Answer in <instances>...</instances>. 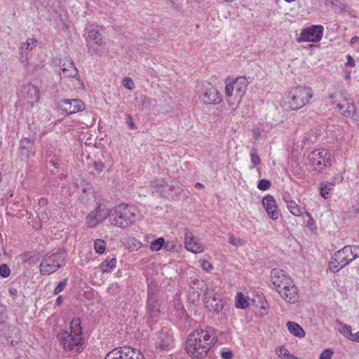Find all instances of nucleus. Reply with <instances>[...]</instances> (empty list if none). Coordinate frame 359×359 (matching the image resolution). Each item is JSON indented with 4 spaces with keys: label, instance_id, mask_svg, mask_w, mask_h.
I'll list each match as a JSON object with an SVG mask.
<instances>
[{
    "label": "nucleus",
    "instance_id": "f257e3e1",
    "mask_svg": "<svg viewBox=\"0 0 359 359\" xmlns=\"http://www.w3.org/2000/svg\"><path fill=\"white\" fill-rule=\"evenodd\" d=\"M210 331V328H199L189 335L186 348L191 357L200 358L207 355L213 340Z\"/></svg>",
    "mask_w": 359,
    "mask_h": 359
},
{
    "label": "nucleus",
    "instance_id": "f03ea898",
    "mask_svg": "<svg viewBox=\"0 0 359 359\" xmlns=\"http://www.w3.org/2000/svg\"><path fill=\"white\" fill-rule=\"evenodd\" d=\"M69 329V332L63 330L57 334L60 344L65 351L81 353L83 350L84 339L80 318H73Z\"/></svg>",
    "mask_w": 359,
    "mask_h": 359
},
{
    "label": "nucleus",
    "instance_id": "7ed1b4c3",
    "mask_svg": "<svg viewBox=\"0 0 359 359\" xmlns=\"http://www.w3.org/2000/svg\"><path fill=\"white\" fill-rule=\"evenodd\" d=\"M110 219L113 225L119 228H127L133 225L137 219L136 209L121 203L111 210Z\"/></svg>",
    "mask_w": 359,
    "mask_h": 359
},
{
    "label": "nucleus",
    "instance_id": "20e7f679",
    "mask_svg": "<svg viewBox=\"0 0 359 359\" xmlns=\"http://www.w3.org/2000/svg\"><path fill=\"white\" fill-rule=\"evenodd\" d=\"M358 257L359 246L346 245L334 254L329 263V269L333 273L338 272Z\"/></svg>",
    "mask_w": 359,
    "mask_h": 359
},
{
    "label": "nucleus",
    "instance_id": "39448f33",
    "mask_svg": "<svg viewBox=\"0 0 359 359\" xmlns=\"http://www.w3.org/2000/svg\"><path fill=\"white\" fill-rule=\"evenodd\" d=\"M313 97V90L309 87L297 86L292 88L287 97V104L290 110H298L306 105Z\"/></svg>",
    "mask_w": 359,
    "mask_h": 359
},
{
    "label": "nucleus",
    "instance_id": "423d86ee",
    "mask_svg": "<svg viewBox=\"0 0 359 359\" xmlns=\"http://www.w3.org/2000/svg\"><path fill=\"white\" fill-rule=\"evenodd\" d=\"M67 253L63 251L46 255L39 266L40 273L42 276H48L55 273L65 265Z\"/></svg>",
    "mask_w": 359,
    "mask_h": 359
},
{
    "label": "nucleus",
    "instance_id": "0eeeda50",
    "mask_svg": "<svg viewBox=\"0 0 359 359\" xmlns=\"http://www.w3.org/2000/svg\"><path fill=\"white\" fill-rule=\"evenodd\" d=\"M249 82L245 77L241 76L235 79L232 82L226 83L225 87V95L227 97L234 96L237 102L236 107L232 110L235 111L241 104L243 97L246 93Z\"/></svg>",
    "mask_w": 359,
    "mask_h": 359
},
{
    "label": "nucleus",
    "instance_id": "6e6552de",
    "mask_svg": "<svg viewBox=\"0 0 359 359\" xmlns=\"http://www.w3.org/2000/svg\"><path fill=\"white\" fill-rule=\"evenodd\" d=\"M196 93L200 101L206 105L218 104L222 101L219 91L210 82L197 86Z\"/></svg>",
    "mask_w": 359,
    "mask_h": 359
},
{
    "label": "nucleus",
    "instance_id": "1a4fd4ad",
    "mask_svg": "<svg viewBox=\"0 0 359 359\" xmlns=\"http://www.w3.org/2000/svg\"><path fill=\"white\" fill-rule=\"evenodd\" d=\"M309 164L316 171L320 172L332 164L330 153L325 149L313 150L308 157Z\"/></svg>",
    "mask_w": 359,
    "mask_h": 359
},
{
    "label": "nucleus",
    "instance_id": "9d476101",
    "mask_svg": "<svg viewBox=\"0 0 359 359\" xmlns=\"http://www.w3.org/2000/svg\"><path fill=\"white\" fill-rule=\"evenodd\" d=\"M152 187L154 189L153 192L158 193L163 198H174V197L180 196L182 194L187 196V194L184 193L185 191L178 184L169 185L163 179L153 182Z\"/></svg>",
    "mask_w": 359,
    "mask_h": 359
},
{
    "label": "nucleus",
    "instance_id": "9b49d317",
    "mask_svg": "<svg viewBox=\"0 0 359 359\" xmlns=\"http://www.w3.org/2000/svg\"><path fill=\"white\" fill-rule=\"evenodd\" d=\"M110 215L111 209L105 205L97 204L86 217V224L88 227L94 228L105 220L107 217H110Z\"/></svg>",
    "mask_w": 359,
    "mask_h": 359
},
{
    "label": "nucleus",
    "instance_id": "f8f14e48",
    "mask_svg": "<svg viewBox=\"0 0 359 359\" xmlns=\"http://www.w3.org/2000/svg\"><path fill=\"white\" fill-rule=\"evenodd\" d=\"M104 359H144L138 350L130 347L116 348L109 352Z\"/></svg>",
    "mask_w": 359,
    "mask_h": 359
},
{
    "label": "nucleus",
    "instance_id": "ddd939ff",
    "mask_svg": "<svg viewBox=\"0 0 359 359\" xmlns=\"http://www.w3.org/2000/svg\"><path fill=\"white\" fill-rule=\"evenodd\" d=\"M324 27L322 25H311L304 29L298 38V42L316 43L322 39Z\"/></svg>",
    "mask_w": 359,
    "mask_h": 359
},
{
    "label": "nucleus",
    "instance_id": "4468645a",
    "mask_svg": "<svg viewBox=\"0 0 359 359\" xmlns=\"http://www.w3.org/2000/svg\"><path fill=\"white\" fill-rule=\"evenodd\" d=\"M271 280L276 290L279 293L280 290H284L293 280L280 269H273L271 271Z\"/></svg>",
    "mask_w": 359,
    "mask_h": 359
},
{
    "label": "nucleus",
    "instance_id": "2eb2a0df",
    "mask_svg": "<svg viewBox=\"0 0 359 359\" xmlns=\"http://www.w3.org/2000/svg\"><path fill=\"white\" fill-rule=\"evenodd\" d=\"M60 109L68 115L82 111L85 109V104L79 99H65L59 104Z\"/></svg>",
    "mask_w": 359,
    "mask_h": 359
},
{
    "label": "nucleus",
    "instance_id": "dca6fc26",
    "mask_svg": "<svg viewBox=\"0 0 359 359\" xmlns=\"http://www.w3.org/2000/svg\"><path fill=\"white\" fill-rule=\"evenodd\" d=\"M344 100L346 102V104H337V108L339 114L346 118H353L358 122L359 115L357 114V109L354 102L350 101L346 97H344Z\"/></svg>",
    "mask_w": 359,
    "mask_h": 359
},
{
    "label": "nucleus",
    "instance_id": "f3484780",
    "mask_svg": "<svg viewBox=\"0 0 359 359\" xmlns=\"http://www.w3.org/2000/svg\"><path fill=\"white\" fill-rule=\"evenodd\" d=\"M185 248L194 254L203 252L204 251L203 245L199 241L192 232L185 229L184 233Z\"/></svg>",
    "mask_w": 359,
    "mask_h": 359
},
{
    "label": "nucleus",
    "instance_id": "a211bd4d",
    "mask_svg": "<svg viewBox=\"0 0 359 359\" xmlns=\"http://www.w3.org/2000/svg\"><path fill=\"white\" fill-rule=\"evenodd\" d=\"M262 205L267 212L268 216L273 220H277L279 218L280 213L278 210V206L276 200L271 195H266L262 199Z\"/></svg>",
    "mask_w": 359,
    "mask_h": 359
},
{
    "label": "nucleus",
    "instance_id": "6ab92c4d",
    "mask_svg": "<svg viewBox=\"0 0 359 359\" xmlns=\"http://www.w3.org/2000/svg\"><path fill=\"white\" fill-rule=\"evenodd\" d=\"M24 98L31 107L39 100V90L34 85L28 83L23 88Z\"/></svg>",
    "mask_w": 359,
    "mask_h": 359
},
{
    "label": "nucleus",
    "instance_id": "aec40b11",
    "mask_svg": "<svg viewBox=\"0 0 359 359\" xmlns=\"http://www.w3.org/2000/svg\"><path fill=\"white\" fill-rule=\"evenodd\" d=\"M278 294L285 302L290 304L295 303L299 298L298 290L294 281L285 287L284 290H280Z\"/></svg>",
    "mask_w": 359,
    "mask_h": 359
},
{
    "label": "nucleus",
    "instance_id": "412c9836",
    "mask_svg": "<svg viewBox=\"0 0 359 359\" xmlns=\"http://www.w3.org/2000/svg\"><path fill=\"white\" fill-rule=\"evenodd\" d=\"M62 71L63 76L65 77L75 78L79 76L78 70L73 61L70 59L64 61L62 65Z\"/></svg>",
    "mask_w": 359,
    "mask_h": 359
},
{
    "label": "nucleus",
    "instance_id": "4be33fe9",
    "mask_svg": "<svg viewBox=\"0 0 359 359\" xmlns=\"http://www.w3.org/2000/svg\"><path fill=\"white\" fill-rule=\"evenodd\" d=\"M286 206L290 212L295 217L304 216L306 209L301 208L293 200H285Z\"/></svg>",
    "mask_w": 359,
    "mask_h": 359
},
{
    "label": "nucleus",
    "instance_id": "5701e85b",
    "mask_svg": "<svg viewBox=\"0 0 359 359\" xmlns=\"http://www.w3.org/2000/svg\"><path fill=\"white\" fill-rule=\"evenodd\" d=\"M116 266V258H111V259H106L104 262H102L99 268L100 271L103 273H111Z\"/></svg>",
    "mask_w": 359,
    "mask_h": 359
},
{
    "label": "nucleus",
    "instance_id": "b1692460",
    "mask_svg": "<svg viewBox=\"0 0 359 359\" xmlns=\"http://www.w3.org/2000/svg\"><path fill=\"white\" fill-rule=\"evenodd\" d=\"M287 327L290 332L295 337L302 338L305 336L304 330L297 323L289 321L287 323Z\"/></svg>",
    "mask_w": 359,
    "mask_h": 359
},
{
    "label": "nucleus",
    "instance_id": "393cba45",
    "mask_svg": "<svg viewBox=\"0 0 359 359\" xmlns=\"http://www.w3.org/2000/svg\"><path fill=\"white\" fill-rule=\"evenodd\" d=\"M34 140L29 137L22 138L20 142V149L23 154L29 155V153H32Z\"/></svg>",
    "mask_w": 359,
    "mask_h": 359
},
{
    "label": "nucleus",
    "instance_id": "a878e982",
    "mask_svg": "<svg viewBox=\"0 0 359 359\" xmlns=\"http://www.w3.org/2000/svg\"><path fill=\"white\" fill-rule=\"evenodd\" d=\"M249 298L244 296L241 292H238L235 297V306L237 309H245L250 306L248 302Z\"/></svg>",
    "mask_w": 359,
    "mask_h": 359
},
{
    "label": "nucleus",
    "instance_id": "bb28decb",
    "mask_svg": "<svg viewBox=\"0 0 359 359\" xmlns=\"http://www.w3.org/2000/svg\"><path fill=\"white\" fill-rule=\"evenodd\" d=\"M204 297H205L204 301H205V306L207 308L209 309V310L213 311L216 313H219V311H221L222 310L223 302L222 300L213 304L212 302H211L210 299L208 298L207 293H204Z\"/></svg>",
    "mask_w": 359,
    "mask_h": 359
},
{
    "label": "nucleus",
    "instance_id": "cd10ccee",
    "mask_svg": "<svg viewBox=\"0 0 359 359\" xmlns=\"http://www.w3.org/2000/svg\"><path fill=\"white\" fill-rule=\"evenodd\" d=\"M196 283L195 281L193 283V286H191V290L189 293V299L192 302H195L199 299L200 296L201 295V293L203 292V286L206 287V285H205L203 283H202L201 287H199V285L196 287H194Z\"/></svg>",
    "mask_w": 359,
    "mask_h": 359
},
{
    "label": "nucleus",
    "instance_id": "c85d7f7f",
    "mask_svg": "<svg viewBox=\"0 0 359 359\" xmlns=\"http://www.w3.org/2000/svg\"><path fill=\"white\" fill-rule=\"evenodd\" d=\"M158 346L163 349H167L172 343V338L170 335H168L166 332H161L158 337Z\"/></svg>",
    "mask_w": 359,
    "mask_h": 359
},
{
    "label": "nucleus",
    "instance_id": "c756f323",
    "mask_svg": "<svg viewBox=\"0 0 359 359\" xmlns=\"http://www.w3.org/2000/svg\"><path fill=\"white\" fill-rule=\"evenodd\" d=\"M36 40L34 39H29L26 42L22 43L20 46V55L25 54L31 50L34 46H36Z\"/></svg>",
    "mask_w": 359,
    "mask_h": 359
},
{
    "label": "nucleus",
    "instance_id": "7c9ffc66",
    "mask_svg": "<svg viewBox=\"0 0 359 359\" xmlns=\"http://www.w3.org/2000/svg\"><path fill=\"white\" fill-rule=\"evenodd\" d=\"M93 248L97 253L102 255L106 250L107 243L104 240L97 238L93 242Z\"/></svg>",
    "mask_w": 359,
    "mask_h": 359
},
{
    "label": "nucleus",
    "instance_id": "2f4dec72",
    "mask_svg": "<svg viewBox=\"0 0 359 359\" xmlns=\"http://www.w3.org/2000/svg\"><path fill=\"white\" fill-rule=\"evenodd\" d=\"M88 39L91 41H93L95 43L99 46L102 44L103 41L101 36V34L97 29H91L89 31Z\"/></svg>",
    "mask_w": 359,
    "mask_h": 359
},
{
    "label": "nucleus",
    "instance_id": "473e14b6",
    "mask_svg": "<svg viewBox=\"0 0 359 359\" xmlns=\"http://www.w3.org/2000/svg\"><path fill=\"white\" fill-rule=\"evenodd\" d=\"M250 161L252 165L250 166V169L252 170L256 165H258L261 163L260 157L257 153L256 148H252L250 151Z\"/></svg>",
    "mask_w": 359,
    "mask_h": 359
},
{
    "label": "nucleus",
    "instance_id": "72a5a7b5",
    "mask_svg": "<svg viewBox=\"0 0 359 359\" xmlns=\"http://www.w3.org/2000/svg\"><path fill=\"white\" fill-rule=\"evenodd\" d=\"M337 324L340 325L341 327L339 330V332L344 335L345 337L350 339V337L352 336V329L350 325L342 324L339 320L336 321Z\"/></svg>",
    "mask_w": 359,
    "mask_h": 359
},
{
    "label": "nucleus",
    "instance_id": "f704fd0d",
    "mask_svg": "<svg viewBox=\"0 0 359 359\" xmlns=\"http://www.w3.org/2000/svg\"><path fill=\"white\" fill-rule=\"evenodd\" d=\"M333 184L332 183H325L320 187V195L325 199L330 198V191L333 189Z\"/></svg>",
    "mask_w": 359,
    "mask_h": 359
},
{
    "label": "nucleus",
    "instance_id": "c9c22d12",
    "mask_svg": "<svg viewBox=\"0 0 359 359\" xmlns=\"http://www.w3.org/2000/svg\"><path fill=\"white\" fill-rule=\"evenodd\" d=\"M342 91H337V90H334V91H330L328 93V95H327V99L330 100L329 101V104L330 105H336L337 106V104L338 103L337 102V98L339 97V95H342Z\"/></svg>",
    "mask_w": 359,
    "mask_h": 359
},
{
    "label": "nucleus",
    "instance_id": "e433bc0d",
    "mask_svg": "<svg viewBox=\"0 0 359 359\" xmlns=\"http://www.w3.org/2000/svg\"><path fill=\"white\" fill-rule=\"evenodd\" d=\"M304 216H306L308 217V221L306 222L307 228L309 229L312 231H316L317 230L316 223L314 219L312 217L311 213L306 210L305 212Z\"/></svg>",
    "mask_w": 359,
    "mask_h": 359
},
{
    "label": "nucleus",
    "instance_id": "4c0bfd02",
    "mask_svg": "<svg viewBox=\"0 0 359 359\" xmlns=\"http://www.w3.org/2000/svg\"><path fill=\"white\" fill-rule=\"evenodd\" d=\"M163 244L164 239L163 238H158L151 243L150 249L154 252L158 251L161 249Z\"/></svg>",
    "mask_w": 359,
    "mask_h": 359
},
{
    "label": "nucleus",
    "instance_id": "58836bf2",
    "mask_svg": "<svg viewBox=\"0 0 359 359\" xmlns=\"http://www.w3.org/2000/svg\"><path fill=\"white\" fill-rule=\"evenodd\" d=\"M271 183L269 180L266 179H262L257 184V188L259 190L266 191L268 190L271 187Z\"/></svg>",
    "mask_w": 359,
    "mask_h": 359
},
{
    "label": "nucleus",
    "instance_id": "ea45409f",
    "mask_svg": "<svg viewBox=\"0 0 359 359\" xmlns=\"http://www.w3.org/2000/svg\"><path fill=\"white\" fill-rule=\"evenodd\" d=\"M147 309L151 318H155L159 313L158 309L156 305H152L151 303L147 304Z\"/></svg>",
    "mask_w": 359,
    "mask_h": 359
},
{
    "label": "nucleus",
    "instance_id": "a19ab883",
    "mask_svg": "<svg viewBox=\"0 0 359 359\" xmlns=\"http://www.w3.org/2000/svg\"><path fill=\"white\" fill-rule=\"evenodd\" d=\"M334 351L328 348L324 349L319 355V359H332Z\"/></svg>",
    "mask_w": 359,
    "mask_h": 359
},
{
    "label": "nucleus",
    "instance_id": "79ce46f5",
    "mask_svg": "<svg viewBox=\"0 0 359 359\" xmlns=\"http://www.w3.org/2000/svg\"><path fill=\"white\" fill-rule=\"evenodd\" d=\"M11 274V269L6 264L0 265V276L3 278H7Z\"/></svg>",
    "mask_w": 359,
    "mask_h": 359
},
{
    "label": "nucleus",
    "instance_id": "37998d69",
    "mask_svg": "<svg viewBox=\"0 0 359 359\" xmlns=\"http://www.w3.org/2000/svg\"><path fill=\"white\" fill-rule=\"evenodd\" d=\"M67 279H65L62 281H60L58 285L56 286V287L54 289V291H53V293L55 294H60V292H62L65 287L67 286Z\"/></svg>",
    "mask_w": 359,
    "mask_h": 359
},
{
    "label": "nucleus",
    "instance_id": "c03bdc74",
    "mask_svg": "<svg viewBox=\"0 0 359 359\" xmlns=\"http://www.w3.org/2000/svg\"><path fill=\"white\" fill-rule=\"evenodd\" d=\"M277 354L280 358L288 357L290 355L289 351L285 346H279L276 349Z\"/></svg>",
    "mask_w": 359,
    "mask_h": 359
},
{
    "label": "nucleus",
    "instance_id": "a18cd8bd",
    "mask_svg": "<svg viewBox=\"0 0 359 359\" xmlns=\"http://www.w3.org/2000/svg\"><path fill=\"white\" fill-rule=\"evenodd\" d=\"M123 85L128 90H133L135 88V84L130 77H125L123 79Z\"/></svg>",
    "mask_w": 359,
    "mask_h": 359
},
{
    "label": "nucleus",
    "instance_id": "49530a36",
    "mask_svg": "<svg viewBox=\"0 0 359 359\" xmlns=\"http://www.w3.org/2000/svg\"><path fill=\"white\" fill-rule=\"evenodd\" d=\"M38 217L41 222H46L49 219V214L46 209H43L38 213Z\"/></svg>",
    "mask_w": 359,
    "mask_h": 359
},
{
    "label": "nucleus",
    "instance_id": "de8ad7c7",
    "mask_svg": "<svg viewBox=\"0 0 359 359\" xmlns=\"http://www.w3.org/2000/svg\"><path fill=\"white\" fill-rule=\"evenodd\" d=\"M253 137L255 140H258L262 135V130L258 126H255L252 130Z\"/></svg>",
    "mask_w": 359,
    "mask_h": 359
},
{
    "label": "nucleus",
    "instance_id": "09e8293b",
    "mask_svg": "<svg viewBox=\"0 0 359 359\" xmlns=\"http://www.w3.org/2000/svg\"><path fill=\"white\" fill-rule=\"evenodd\" d=\"M126 122L128 125L129 128L133 130L135 128V125L132 116L130 114L126 115Z\"/></svg>",
    "mask_w": 359,
    "mask_h": 359
},
{
    "label": "nucleus",
    "instance_id": "8fccbe9b",
    "mask_svg": "<svg viewBox=\"0 0 359 359\" xmlns=\"http://www.w3.org/2000/svg\"><path fill=\"white\" fill-rule=\"evenodd\" d=\"M201 267L205 271H210L212 269V265L207 260H203L201 263Z\"/></svg>",
    "mask_w": 359,
    "mask_h": 359
},
{
    "label": "nucleus",
    "instance_id": "3c124183",
    "mask_svg": "<svg viewBox=\"0 0 359 359\" xmlns=\"http://www.w3.org/2000/svg\"><path fill=\"white\" fill-rule=\"evenodd\" d=\"M104 164L101 161H95L94 162V168L98 172H101L104 168Z\"/></svg>",
    "mask_w": 359,
    "mask_h": 359
},
{
    "label": "nucleus",
    "instance_id": "603ef678",
    "mask_svg": "<svg viewBox=\"0 0 359 359\" xmlns=\"http://www.w3.org/2000/svg\"><path fill=\"white\" fill-rule=\"evenodd\" d=\"M221 357L222 359H231L233 357V353L231 351H222Z\"/></svg>",
    "mask_w": 359,
    "mask_h": 359
},
{
    "label": "nucleus",
    "instance_id": "864d4df0",
    "mask_svg": "<svg viewBox=\"0 0 359 359\" xmlns=\"http://www.w3.org/2000/svg\"><path fill=\"white\" fill-rule=\"evenodd\" d=\"M229 242L233 245H238L241 243V241L240 238H235L234 236H231L229 238Z\"/></svg>",
    "mask_w": 359,
    "mask_h": 359
},
{
    "label": "nucleus",
    "instance_id": "5fc2aeb1",
    "mask_svg": "<svg viewBox=\"0 0 359 359\" xmlns=\"http://www.w3.org/2000/svg\"><path fill=\"white\" fill-rule=\"evenodd\" d=\"M6 313V307L0 305V324L4 322V315Z\"/></svg>",
    "mask_w": 359,
    "mask_h": 359
},
{
    "label": "nucleus",
    "instance_id": "6e6d98bb",
    "mask_svg": "<svg viewBox=\"0 0 359 359\" xmlns=\"http://www.w3.org/2000/svg\"><path fill=\"white\" fill-rule=\"evenodd\" d=\"M347 57V62L346 63V66H349V67H355V60L352 57V56L348 55L346 56Z\"/></svg>",
    "mask_w": 359,
    "mask_h": 359
},
{
    "label": "nucleus",
    "instance_id": "4d7b16f0",
    "mask_svg": "<svg viewBox=\"0 0 359 359\" xmlns=\"http://www.w3.org/2000/svg\"><path fill=\"white\" fill-rule=\"evenodd\" d=\"M139 99L141 100V102L142 104H148L149 103L150 98L147 97L144 95H141L139 97Z\"/></svg>",
    "mask_w": 359,
    "mask_h": 359
},
{
    "label": "nucleus",
    "instance_id": "13d9d810",
    "mask_svg": "<svg viewBox=\"0 0 359 359\" xmlns=\"http://www.w3.org/2000/svg\"><path fill=\"white\" fill-rule=\"evenodd\" d=\"M48 201L47 198H41L39 200V205L41 207H45L48 205Z\"/></svg>",
    "mask_w": 359,
    "mask_h": 359
},
{
    "label": "nucleus",
    "instance_id": "bf43d9fd",
    "mask_svg": "<svg viewBox=\"0 0 359 359\" xmlns=\"http://www.w3.org/2000/svg\"><path fill=\"white\" fill-rule=\"evenodd\" d=\"M131 242L133 244L134 247L136 248L137 249L140 248L142 245V243L135 238H132Z\"/></svg>",
    "mask_w": 359,
    "mask_h": 359
},
{
    "label": "nucleus",
    "instance_id": "052dcab7",
    "mask_svg": "<svg viewBox=\"0 0 359 359\" xmlns=\"http://www.w3.org/2000/svg\"><path fill=\"white\" fill-rule=\"evenodd\" d=\"M350 340L359 342V332L356 333H352V336L350 337Z\"/></svg>",
    "mask_w": 359,
    "mask_h": 359
},
{
    "label": "nucleus",
    "instance_id": "680f3d73",
    "mask_svg": "<svg viewBox=\"0 0 359 359\" xmlns=\"http://www.w3.org/2000/svg\"><path fill=\"white\" fill-rule=\"evenodd\" d=\"M20 61L25 65L27 66L28 65V58L27 55H24V54L20 56Z\"/></svg>",
    "mask_w": 359,
    "mask_h": 359
},
{
    "label": "nucleus",
    "instance_id": "e2e57ef3",
    "mask_svg": "<svg viewBox=\"0 0 359 359\" xmlns=\"http://www.w3.org/2000/svg\"><path fill=\"white\" fill-rule=\"evenodd\" d=\"M207 294H208V292H206ZM208 299H210L211 300V302H212L213 304L214 303H216L217 302H219L220 301V299H218L217 297H216L215 294L212 295V296H210L209 294H208Z\"/></svg>",
    "mask_w": 359,
    "mask_h": 359
},
{
    "label": "nucleus",
    "instance_id": "0e129e2a",
    "mask_svg": "<svg viewBox=\"0 0 359 359\" xmlns=\"http://www.w3.org/2000/svg\"><path fill=\"white\" fill-rule=\"evenodd\" d=\"M358 41H359V37L356 36H353L351 39V43H352V44H354Z\"/></svg>",
    "mask_w": 359,
    "mask_h": 359
},
{
    "label": "nucleus",
    "instance_id": "69168bd1",
    "mask_svg": "<svg viewBox=\"0 0 359 359\" xmlns=\"http://www.w3.org/2000/svg\"><path fill=\"white\" fill-rule=\"evenodd\" d=\"M195 187L198 189H201L204 188V185L200 182H197L195 184Z\"/></svg>",
    "mask_w": 359,
    "mask_h": 359
},
{
    "label": "nucleus",
    "instance_id": "338daca9",
    "mask_svg": "<svg viewBox=\"0 0 359 359\" xmlns=\"http://www.w3.org/2000/svg\"><path fill=\"white\" fill-rule=\"evenodd\" d=\"M62 303V296H58L56 299V304L57 305H60Z\"/></svg>",
    "mask_w": 359,
    "mask_h": 359
},
{
    "label": "nucleus",
    "instance_id": "774afa93",
    "mask_svg": "<svg viewBox=\"0 0 359 359\" xmlns=\"http://www.w3.org/2000/svg\"><path fill=\"white\" fill-rule=\"evenodd\" d=\"M287 359H300L299 358L294 356V355L290 354Z\"/></svg>",
    "mask_w": 359,
    "mask_h": 359
}]
</instances>
